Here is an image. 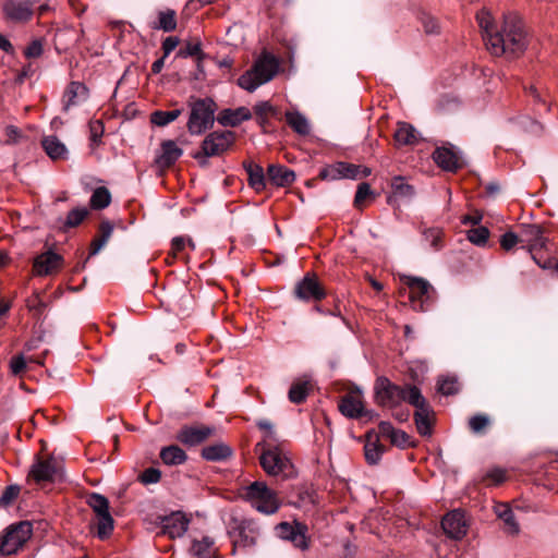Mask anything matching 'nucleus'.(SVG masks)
<instances>
[{"mask_svg":"<svg viewBox=\"0 0 558 558\" xmlns=\"http://www.w3.org/2000/svg\"><path fill=\"white\" fill-rule=\"evenodd\" d=\"M478 26L488 51L497 57H518L526 48L525 32L522 20L515 13L504 16L501 28L494 25L489 11L483 9L476 14Z\"/></svg>","mask_w":558,"mask_h":558,"instance_id":"nucleus-1","label":"nucleus"},{"mask_svg":"<svg viewBox=\"0 0 558 558\" xmlns=\"http://www.w3.org/2000/svg\"><path fill=\"white\" fill-rule=\"evenodd\" d=\"M241 498L254 510L265 515H272L281 508L278 493L263 481H255L243 486Z\"/></svg>","mask_w":558,"mask_h":558,"instance_id":"nucleus-2","label":"nucleus"},{"mask_svg":"<svg viewBox=\"0 0 558 558\" xmlns=\"http://www.w3.org/2000/svg\"><path fill=\"white\" fill-rule=\"evenodd\" d=\"M278 60L269 53H263L254 63L251 70L242 74L238 84L247 92H254L260 85L268 83L277 74Z\"/></svg>","mask_w":558,"mask_h":558,"instance_id":"nucleus-3","label":"nucleus"},{"mask_svg":"<svg viewBox=\"0 0 558 558\" xmlns=\"http://www.w3.org/2000/svg\"><path fill=\"white\" fill-rule=\"evenodd\" d=\"M547 242L543 230L535 225L525 227L520 235L522 247L527 250L532 259L543 269H550L553 265L551 258L544 255Z\"/></svg>","mask_w":558,"mask_h":558,"instance_id":"nucleus-4","label":"nucleus"},{"mask_svg":"<svg viewBox=\"0 0 558 558\" xmlns=\"http://www.w3.org/2000/svg\"><path fill=\"white\" fill-rule=\"evenodd\" d=\"M257 446L262 447L260 465L269 476H281L282 478L292 476L293 464L287 452L279 447H266L262 444Z\"/></svg>","mask_w":558,"mask_h":558,"instance_id":"nucleus-5","label":"nucleus"},{"mask_svg":"<svg viewBox=\"0 0 558 558\" xmlns=\"http://www.w3.org/2000/svg\"><path fill=\"white\" fill-rule=\"evenodd\" d=\"M190 107L191 113L186 126L192 135H199L214 125L217 105L213 99H197L191 102Z\"/></svg>","mask_w":558,"mask_h":558,"instance_id":"nucleus-6","label":"nucleus"},{"mask_svg":"<svg viewBox=\"0 0 558 558\" xmlns=\"http://www.w3.org/2000/svg\"><path fill=\"white\" fill-rule=\"evenodd\" d=\"M229 534L235 548H252L257 545L262 531L255 519L232 518L229 523Z\"/></svg>","mask_w":558,"mask_h":558,"instance_id":"nucleus-7","label":"nucleus"},{"mask_svg":"<svg viewBox=\"0 0 558 558\" xmlns=\"http://www.w3.org/2000/svg\"><path fill=\"white\" fill-rule=\"evenodd\" d=\"M33 526L22 521L8 526L0 536V553L3 556L16 554L32 537Z\"/></svg>","mask_w":558,"mask_h":558,"instance_id":"nucleus-8","label":"nucleus"},{"mask_svg":"<svg viewBox=\"0 0 558 558\" xmlns=\"http://www.w3.org/2000/svg\"><path fill=\"white\" fill-rule=\"evenodd\" d=\"M403 280L409 288V298L414 310L426 311L435 294L432 284L423 278L411 276L404 277Z\"/></svg>","mask_w":558,"mask_h":558,"instance_id":"nucleus-9","label":"nucleus"},{"mask_svg":"<svg viewBox=\"0 0 558 558\" xmlns=\"http://www.w3.org/2000/svg\"><path fill=\"white\" fill-rule=\"evenodd\" d=\"M276 535L290 542L295 548L306 550L310 547L307 526L301 522H280L275 526Z\"/></svg>","mask_w":558,"mask_h":558,"instance_id":"nucleus-10","label":"nucleus"},{"mask_svg":"<svg viewBox=\"0 0 558 558\" xmlns=\"http://www.w3.org/2000/svg\"><path fill=\"white\" fill-rule=\"evenodd\" d=\"M377 404L395 408L402 403V386L395 385L387 377H378L374 385Z\"/></svg>","mask_w":558,"mask_h":558,"instance_id":"nucleus-11","label":"nucleus"},{"mask_svg":"<svg viewBox=\"0 0 558 558\" xmlns=\"http://www.w3.org/2000/svg\"><path fill=\"white\" fill-rule=\"evenodd\" d=\"M40 0H5L2 11L5 19L14 23L28 22L34 13L36 3Z\"/></svg>","mask_w":558,"mask_h":558,"instance_id":"nucleus-12","label":"nucleus"},{"mask_svg":"<svg viewBox=\"0 0 558 558\" xmlns=\"http://www.w3.org/2000/svg\"><path fill=\"white\" fill-rule=\"evenodd\" d=\"M214 433L215 428L210 426L185 425L177 433L175 438L184 446L195 447L206 441Z\"/></svg>","mask_w":558,"mask_h":558,"instance_id":"nucleus-13","label":"nucleus"},{"mask_svg":"<svg viewBox=\"0 0 558 558\" xmlns=\"http://www.w3.org/2000/svg\"><path fill=\"white\" fill-rule=\"evenodd\" d=\"M233 141L234 133L231 131L213 132L203 141V154L206 157L220 155L232 145Z\"/></svg>","mask_w":558,"mask_h":558,"instance_id":"nucleus-14","label":"nucleus"},{"mask_svg":"<svg viewBox=\"0 0 558 558\" xmlns=\"http://www.w3.org/2000/svg\"><path fill=\"white\" fill-rule=\"evenodd\" d=\"M294 294L303 301H320L326 296L324 288L314 275L307 274L295 284Z\"/></svg>","mask_w":558,"mask_h":558,"instance_id":"nucleus-15","label":"nucleus"},{"mask_svg":"<svg viewBox=\"0 0 558 558\" xmlns=\"http://www.w3.org/2000/svg\"><path fill=\"white\" fill-rule=\"evenodd\" d=\"M63 265L61 255L47 251L34 259L33 271L36 276H50L58 272Z\"/></svg>","mask_w":558,"mask_h":558,"instance_id":"nucleus-16","label":"nucleus"},{"mask_svg":"<svg viewBox=\"0 0 558 558\" xmlns=\"http://www.w3.org/2000/svg\"><path fill=\"white\" fill-rule=\"evenodd\" d=\"M339 411L349 418H359L364 415V401L360 390H352L344 395L339 402Z\"/></svg>","mask_w":558,"mask_h":558,"instance_id":"nucleus-17","label":"nucleus"},{"mask_svg":"<svg viewBox=\"0 0 558 558\" xmlns=\"http://www.w3.org/2000/svg\"><path fill=\"white\" fill-rule=\"evenodd\" d=\"M441 526L448 536L456 539L462 538L466 534L464 513L461 510L447 513L441 521Z\"/></svg>","mask_w":558,"mask_h":558,"instance_id":"nucleus-18","label":"nucleus"},{"mask_svg":"<svg viewBox=\"0 0 558 558\" xmlns=\"http://www.w3.org/2000/svg\"><path fill=\"white\" fill-rule=\"evenodd\" d=\"M58 471L57 461L49 457L38 459L32 466L28 476L36 483L52 482Z\"/></svg>","mask_w":558,"mask_h":558,"instance_id":"nucleus-19","label":"nucleus"},{"mask_svg":"<svg viewBox=\"0 0 558 558\" xmlns=\"http://www.w3.org/2000/svg\"><path fill=\"white\" fill-rule=\"evenodd\" d=\"M189 519L182 512H173L161 521V533L170 538L181 537L187 531Z\"/></svg>","mask_w":558,"mask_h":558,"instance_id":"nucleus-20","label":"nucleus"},{"mask_svg":"<svg viewBox=\"0 0 558 558\" xmlns=\"http://www.w3.org/2000/svg\"><path fill=\"white\" fill-rule=\"evenodd\" d=\"M87 98V87L81 82H71L63 94L64 110H69L71 107L83 104Z\"/></svg>","mask_w":558,"mask_h":558,"instance_id":"nucleus-21","label":"nucleus"},{"mask_svg":"<svg viewBox=\"0 0 558 558\" xmlns=\"http://www.w3.org/2000/svg\"><path fill=\"white\" fill-rule=\"evenodd\" d=\"M378 432L381 437L388 438L397 447L408 448L413 446L411 437L405 432L395 428L389 422H380Z\"/></svg>","mask_w":558,"mask_h":558,"instance_id":"nucleus-22","label":"nucleus"},{"mask_svg":"<svg viewBox=\"0 0 558 558\" xmlns=\"http://www.w3.org/2000/svg\"><path fill=\"white\" fill-rule=\"evenodd\" d=\"M252 118V112L246 107L235 109H223L218 114V123L223 126H238Z\"/></svg>","mask_w":558,"mask_h":558,"instance_id":"nucleus-23","label":"nucleus"},{"mask_svg":"<svg viewBox=\"0 0 558 558\" xmlns=\"http://www.w3.org/2000/svg\"><path fill=\"white\" fill-rule=\"evenodd\" d=\"M414 422L417 433L423 437H429L433 433L435 413L427 404L414 412Z\"/></svg>","mask_w":558,"mask_h":558,"instance_id":"nucleus-24","label":"nucleus"},{"mask_svg":"<svg viewBox=\"0 0 558 558\" xmlns=\"http://www.w3.org/2000/svg\"><path fill=\"white\" fill-rule=\"evenodd\" d=\"M267 180L276 186L291 185L295 180V173L281 165H270L267 169Z\"/></svg>","mask_w":558,"mask_h":558,"instance_id":"nucleus-25","label":"nucleus"},{"mask_svg":"<svg viewBox=\"0 0 558 558\" xmlns=\"http://www.w3.org/2000/svg\"><path fill=\"white\" fill-rule=\"evenodd\" d=\"M86 504L93 508L98 517L97 536L105 539V496L96 493L85 495Z\"/></svg>","mask_w":558,"mask_h":558,"instance_id":"nucleus-26","label":"nucleus"},{"mask_svg":"<svg viewBox=\"0 0 558 558\" xmlns=\"http://www.w3.org/2000/svg\"><path fill=\"white\" fill-rule=\"evenodd\" d=\"M495 513L504 522V530L507 534L518 535L520 525L514 518L512 509L508 504H498L495 506Z\"/></svg>","mask_w":558,"mask_h":558,"instance_id":"nucleus-27","label":"nucleus"},{"mask_svg":"<svg viewBox=\"0 0 558 558\" xmlns=\"http://www.w3.org/2000/svg\"><path fill=\"white\" fill-rule=\"evenodd\" d=\"M183 154V150L174 141H165L161 144V155L157 158V163L161 168L171 167Z\"/></svg>","mask_w":558,"mask_h":558,"instance_id":"nucleus-28","label":"nucleus"},{"mask_svg":"<svg viewBox=\"0 0 558 558\" xmlns=\"http://www.w3.org/2000/svg\"><path fill=\"white\" fill-rule=\"evenodd\" d=\"M434 161L446 171H456L459 168L457 154L446 147H438L433 154Z\"/></svg>","mask_w":558,"mask_h":558,"instance_id":"nucleus-29","label":"nucleus"},{"mask_svg":"<svg viewBox=\"0 0 558 558\" xmlns=\"http://www.w3.org/2000/svg\"><path fill=\"white\" fill-rule=\"evenodd\" d=\"M393 138L398 146L414 145L418 142V133L410 123L398 122Z\"/></svg>","mask_w":558,"mask_h":558,"instance_id":"nucleus-30","label":"nucleus"},{"mask_svg":"<svg viewBox=\"0 0 558 558\" xmlns=\"http://www.w3.org/2000/svg\"><path fill=\"white\" fill-rule=\"evenodd\" d=\"M43 147L51 159H65L68 150L65 145L54 135L46 136L41 141Z\"/></svg>","mask_w":558,"mask_h":558,"instance_id":"nucleus-31","label":"nucleus"},{"mask_svg":"<svg viewBox=\"0 0 558 558\" xmlns=\"http://www.w3.org/2000/svg\"><path fill=\"white\" fill-rule=\"evenodd\" d=\"M159 457L166 465L183 464L187 459L185 451L175 445L163 447Z\"/></svg>","mask_w":558,"mask_h":558,"instance_id":"nucleus-32","label":"nucleus"},{"mask_svg":"<svg viewBox=\"0 0 558 558\" xmlns=\"http://www.w3.org/2000/svg\"><path fill=\"white\" fill-rule=\"evenodd\" d=\"M286 121L288 125L299 135L305 136L311 132L310 122L304 114L299 111H287Z\"/></svg>","mask_w":558,"mask_h":558,"instance_id":"nucleus-33","label":"nucleus"},{"mask_svg":"<svg viewBox=\"0 0 558 558\" xmlns=\"http://www.w3.org/2000/svg\"><path fill=\"white\" fill-rule=\"evenodd\" d=\"M231 454V448L223 442L206 446L202 449V457L207 461H223Z\"/></svg>","mask_w":558,"mask_h":558,"instance_id":"nucleus-34","label":"nucleus"},{"mask_svg":"<svg viewBox=\"0 0 558 558\" xmlns=\"http://www.w3.org/2000/svg\"><path fill=\"white\" fill-rule=\"evenodd\" d=\"M214 539L209 536H204L202 539H194L191 553L196 558H211L215 554Z\"/></svg>","mask_w":558,"mask_h":558,"instance_id":"nucleus-35","label":"nucleus"},{"mask_svg":"<svg viewBox=\"0 0 558 558\" xmlns=\"http://www.w3.org/2000/svg\"><path fill=\"white\" fill-rule=\"evenodd\" d=\"M402 402H408L413 405L415 410H418L428 403L422 396L421 390L416 386L404 385L402 386Z\"/></svg>","mask_w":558,"mask_h":558,"instance_id":"nucleus-36","label":"nucleus"},{"mask_svg":"<svg viewBox=\"0 0 558 558\" xmlns=\"http://www.w3.org/2000/svg\"><path fill=\"white\" fill-rule=\"evenodd\" d=\"M247 175H248V184L256 191L260 192L266 187V178L264 174V169L256 163H250L245 166Z\"/></svg>","mask_w":558,"mask_h":558,"instance_id":"nucleus-37","label":"nucleus"},{"mask_svg":"<svg viewBox=\"0 0 558 558\" xmlns=\"http://www.w3.org/2000/svg\"><path fill=\"white\" fill-rule=\"evenodd\" d=\"M311 390L310 381L296 380L294 381L289 390L288 397L292 403L300 404L304 402Z\"/></svg>","mask_w":558,"mask_h":558,"instance_id":"nucleus-38","label":"nucleus"},{"mask_svg":"<svg viewBox=\"0 0 558 558\" xmlns=\"http://www.w3.org/2000/svg\"><path fill=\"white\" fill-rule=\"evenodd\" d=\"M178 56L182 58L196 57L197 68L202 71V61L205 54L202 51V44L198 39L189 41L184 48L179 50Z\"/></svg>","mask_w":558,"mask_h":558,"instance_id":"nucleus-39","label":"nucleus"},{"mask_svg":"<svg viewBox=\"0 0 558 558\" xmlns=\"http://www.w3.org/2000/svg\"><path fill=\"white\" fill-rule=\"evenodd\" d=\"M342 179L356 180L360 178H366L371 174V169L354 163L341 161Z\"/></svg>","mask_w":558,"mask_h":558,"instance_id":"nucleus-40","label":"nucleus"},{"mask_svg":"<svg viewBox=\"0 0 558 558\" xmlns=\"http://www.w3.org/2000/svg\"><path fill=\"white\" fill-rule=\"evenodd\" d=\"M181 113V109H174L171 111L157 110L150 114V122L157 126H166L177 120Z\"/></svg>","mask_w":558,"mask_h":558,"instance_id":"nucleus-41","label":"nucleus"},{"mask_svg":"<svg viewBox=\"0 0 558 558\" xmlns=\"http://www.w3.org/2000/svg\"><path fill=\"white\" fill-rule=\"evenodd\" d=\"M490 424V417L484 413H478L471 416L468 422L470 430L476 435L485 434Z\"/></svg>","mask_w":558,"mask_h":558,"instance_id":"nucleus-42","label":"nucleus"},{"mask_svg":"<svg viewBox=\"0 0 558 558\" xmlns=\"http://www.w3.org/2000/svg\"><path fill=\"white\" fill-rule=\"evenodd\" d=\"M177 27V14L174 10L167 9L158 14V24L154 26L156 29L172 32Z\"/></svg>","mask_w":558,"mask_h":558,"instance_id":"nucleus-43","label":"nucleus"},{"mask_svg":"<svg viewBox=\"0 0 558 558\" xmlns=\"http://www.w3.org/2000/svg\"><path fill=\"white\" fill-rule=\"evenodd\" d=\"M254 112L257 123L265 129L270 116L276 113V109L268 101H260L254 106Z\"/></svg>","mask_w":558,"mask_h":558,"instance_id":"nucleus-44","label":"nucleus"},{"mask_svg":"<svg viewBox=\"0 0 558 558\" xmlns=\"http://www.w3.org/2000/svg\"><path fill=\"white\" fill-rule=\"evenodd\" d=\"M468 240L477 245V246H484L489 238V230L486 227H477L470 229L466 232Z\"/></svg>","mask_w":558,"mask_h":558,"instance_id":"nucleus-45","label":"nucleus"},{"mask_svg":"<svg viewBox=\"0 0 558 558\" xmlns=\"http://www.w3.org/2000/svg\"><path fill=\"white\" fill-rule=\"evenodd\" d=\"M365 458L369 464H376L384 453V447L377 441H368L365 447Z\"/></svg>","mask_w":558,"mask_h":558,"instance_id":"nucleus-46","label":"nucleus"},{"mask_svg":"<svg viewBox=\"0 0 558 558\" xmlns=\"http://www.w3.org/2000/svg\"><path fill=\"white\" fill-rule=\"evenodd\" d=\"M391 187L396 197H410L414 194L413 187L405 183L401 177L393 178Z\"/></svg>","mask_w":558,"mask_h":558,"instance_id":"nucleus-47","label":"nucleus"},{"mask_svg":"<svg viewBox=\"0 0 558 558\" xmlns=\"http://www.w3.org/2000/svg\"><path fill=\"white\" fill-rule=\"evenodd\" d=\"M341 161L329 165L323 168L319 172V177L324 180H340L342 179Z\"/></svg>","mask_w":558,"mask_h":558,"instance_id":"nucleus-48","label":"nucleus"},{"mask_svg":"<svg viewBox=\"0 0 558 558\" xmlns=\"http://www.w3.org/2000/svg\"><path fill=\"white\" fill-rule=\"evenodd\" d=\"M44 52V40L40 38H36L32 40L27 47L24 49V56L27 59H36L39 58Z\"/></svg>","mask_w":558,"mask_h":558,"instance_id":"nucleus-49","label":"nucleus"},{"mask_svg":"<svg viewBox=\"0 0 558 558\" xmlns=\"http://www.w3.org/2000/svg\"><path fill=\"white\" fill-rule=\"evenodd\" d=\"M426 34H437L439 32L438 21L426 12H422L418 16Z\"/></svg>","mask_w":558,"mask_h":558,"instance_id":"nucleus-50","label":"nucleus"},{"mask_svg":"<svg viewBox=\"0 0 558 558\" xmlns=\"http://www.w3.org/2000/svg\"><path fill=\"white\" fill-rule=\"evenodd\" d=\"M438 390L445 396H451L459 391V383L456 378H444L438 383Z\"/></svg>","mask_w":558,"mask_h":558,"instance_id":"nucleus-51","label":"nucleus"},{"mask_svg":"<svg viewBox=\"0 0 558 558\" xmlns=\"http://www.w3.org/2000/svg\"><path fill=\"white\" fill-rule=\"evenodd\" d=\"M90 140L94 144H99L105 133V124L102 119H96L89 123Z\"/></svg>","mask_w":558,"mask_h":558,"instance_id":"nucleus-52","label":"nucleus"},{"mask_svg":"<svg viewBox=\"0 0 558 558\" xmlns=\"http://www.w3.org/2000/svg\"><path fill=\"white\" fill-rule=\"evenodd\" d=\"M373 194L371 190V185L366 182L361 183L357 186L355 196H354V206L357 208H362L366 198H368Z\"/></svg>","mask_w":558,"mask_h":558,"instance_id":"nucleus-53","label":"nucleus"},{"mask_svg":"<svg viewBox=\"0 0 558 558\" xmlns=\"http://www.w3.org/2000/svg\"><path fill=\"white\" fill-rule=\"evenodd\" d=\"M88 210L86 208H75L68 214L65 226L66 227H76L78 226L84 218L87 216Z\"/></svg>","mask_w":558,"mask_h":558,"instance_id":"nucleus-54","label":"nucleus"},{"mask_svg":"<svg viewBox=\"0 0 558 558\" xmlns=\"http://www.w3.org/2000/svg\"><path fill=\"white\" fill-rule=\"evenodd\" d=\"M442 234L444 232L441 229L429 228L424 232V238L427 242H429L432 247L437 250L441 246Z\"/></svg>","mask_w":558,"mask_h":558,"instance_id":"nucleus-55","label":"nucleus"},{"mask_svg":"<svg viewBox=\"0 0 558 558\" xmlns=\"http://www.w3.org/2000/svg\"><path fill=\"white\" fill-rule=\"evenodd\" d=\"M189 245L193 250L195 248V245L191 239H185L183 236H177L172 239L171 242V254L172 257H177L180 252L184 250V247Z\"/></svg>","mask_w":558,"mask_h":558,"instance_id":"nucleus-56","label":"nucleus"},{"mask_svg":"<svg viewBox=\"0 0 558 558\" xmlns=\"http://www.w3.org/2000/svg\"><path fill=\"white\" fill-rule=\"evenodd\" d=\"M161 472L155 468H148L140 475V481L143 484H155L160 481Z\"/></svg>","mask_w":558,"mask_h":558,"instance_id":"nucleus-57","label":"nucleus"},{"mask_svg":"<svg viewBox=\"0 0 558 558\" xmlns=\"http://www.w3.org/2000/svg\"><path fill=\"white\" fill-rule=\"evenodd\" d=\"M520 243V236L514 232H506L500 238V245L505 251H510Z\"/></svg>","mask_w":558,"mask_h":558,"instance_id":"nucleus-58","label":"nucleus"},{"mask_svg":"<svg viewBox=\"0 0 558 558\" xmlns=\"http://www.w3.org/2000/svg\"><path fill=\"white\" fill-rule=\"evenodd\" d=\"M10 369L15 376L22 375L26 369L25 357L22 354L13 356L10 361Z\"/></svg>","mask_w":558,"mask_h":558,"instance_id":"nucleus-59","label":"nucleus"},{"mask_svg":"<svg viewBox=\"0 0 558 558\" xmlns=\"http://www.w3.org/2000/svg\"><path fill=\"white\" fill-rule=\"evenodd\" d=\"M20 494V487L16 485L8 486L0 497V504L3 506L10 505Z\"/></svg>","mask_w":558,"mask_h":558,"instance_id":"nucleus-60","label":"nucleus"},{"mask_svg":"<svg viewBox=\"0 0 558 558\" xmlns=\"http://www.w3.org/2000/svg\"><path fill=\"white\" fill-rule=\"evenodd\" d=\"M90 207L94 209H101L105 207V186H98L95 189L90 198Z\"/></svg>","mask_w":558,"mask_h":558,"instance_id":"nucleus-61","label":"nucleus"},{"mask_svg":"<svg viewBox=\"0 0 558 558\" xmlns=\"http://www.w3.org/2000/svg\"><path fill=\"white\" fill-rule=\"evenodd\" d=\"M4 133H5V136H7V140L5 142L8 144H16L19 143L22 137H23V134L21 132V130L14 125H8L4 130Z\"/></svg>","mask_w":558,"mask_h":558,"instance_id":"nucleus-62","label":"nucleus"},{"mask_svg":"<svg viewBox=\"0 0 558 558\" xmlns=\"http://www.w3.org/2000/svg\"><path fill=\"white\" fill-rule=\"evenodd\" d=\"M99 236L97 240H95L92 245H90V250H89V255H88V258L93 255H96L97 253H99V251L101 250V246L105 242V223L101 222L99 225Z\"/></svg>","mask_w":558,"mask_h":558,"instance_id":"nucleus-63","label":"nucleus"},{"mask_svg":"<svg viewBox=\"0 0 558 558\" xmlns=\"http://www.w3.org/2000/svg\"><path fill=\"white\" fill-rule=\"evenodd\" d=\"M179 45V39L177 37L170 36L167 37L162 43V50L165 57H168Z\"/></svg>","mask_w":558,"mask_h":558,"instance_id":"nucleus-64","label":"nucleus"}]
</instances>
